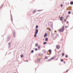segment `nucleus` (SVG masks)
Returning a JSON list of instances; mask_svg holds the SVG:
<instances>
[{
	"label": "nucleus",
	"instance_id": "nucleus-1",
	"mask_svg": "<svg viewBox=\"0 0 73 73\" xmlns=\"http://www.w3.org/2000/svg\"><path fill=\"white\" fill-rule=\"evenodd\" d=\"M38 30L37 29H36L35 30V34L34 35L35 37H37V34L38 33Z\"/></svg>",
	"mask_w": 73,
	"mask_h": 73
},
{
	"label": "nucleus",
	"instance_id": "nucleus-2",
	"mask_svg": "<svg viewBox=\"0 0 73 73\" xmlns=\"http://www.w3.org/2000/svg\"><path fill=\"white\" fill-rule=\"evenodd\" d=\"M64 28H62L61 29H60L59 30V32H62L64 31Z\"/></svg>",
	"mask_w": 73,
	"mask_h": 73
},
{
	"label": "nucleus",
	"instance_id": "nucleus-3",
	"mask_svg": "<svg viewBox=\"0 0 73 73\" xmlns=\"http://www.w3.org/2000/svg\"><path fill=\"white\" fill-rule=\"evenodd\" d=\"M48 36V34H47V33H45L44 36V37H46L47 36Z\"/></svg>",
	"mask_w": 73,
	"mask_h": 73
},
{
	"label": "nucleus",
	"instance_id": "nucleus-4",
	"mask_svg": "<svg viewBox=\"0 0 73 73\" xmlns=\"http://www.w3.org/2000/svg\"><path fill=\"white\" fill-rule=\"evenodd\" d=\"M56 47L57 49H59L60 48V45H56Z\"/></svg>",
	"mask_w": 73,
	"mask_h": 73
},
{
	"label": "nucleus",
	"instance_id": "nucleus-5",
	"mask_svg": "<svg viewBox=\"0 0 73 73\" xmlns=\"http://www.w3.org/2000/svg\"><path fill=\"white\" fill-rule=\"evenodd\" d=\"M56 58V57H52L51 58V60H53V59H54Z\"/></svg>",
	"mask_w": 73,
	"mask_h": 73
},
{
	"label": "nucleus",
	"instance_id": "nucleus-6",
	"mask_svg": "<svg viewBox=\"0 0 73 73\" xmlns=\"http://www.w3.org/2000/svg\"><path fill=\"white\" fill-rule=\"evenodd\" d=\"M62 19H63L62 17H61L60 18V20H61V21H62Z\"/></svg>",
	"mask_w": 73,
	"mask_h": 73
},
{
	"label": "nucleus",
	"instance_id": "nucleus-7",
	"mask_svg": "<svg viewBox=\"0 0 73 73\" xmlns=\"http://www.w3.org/2000/svg\"><path fill=\"white\" fill-rule=\"evenodd\" d=\"M48 52L50 53H51L52 52V50H48Z\"/></svg>",
	"mask_w": 73,
	"mask_h": 73
},
{
	"label": "nucleus",
	"instance_id": "nucleus-8",
	"mask_svg": "<svg viewBox=\"0 0 73 73\" xmlns=\"http://www.w3.org/2000/svg\"><path fill=\"white\" fill-rule=\"evenodd\" d=\"M70 4L71 5H73V1H71L70 2Z\"/></svg>",
	"mask_w": 73,
	"mask_h": 73
},
{
	"label": "nucleus",
	"instance_id": "nucleus-9",
	"mask_svg": "<svg viewBox=\"0 0 73 73\" xmlns=\"http://www.w3.org/2000/svg\"><path fill=\"white\" fill-rule=\"evenodd\" d=\"M46 44H47V42H44L43 43L44 45H45Z\"/></svg>",
	"mask_w": 73,
	"mask_h": 73
},
{
	"label": "nucleus",
	"instance_id": "nucleus-10",
	"mask_svg": "<svg viewBox=\"0 0 73 73\" xmlns=\"http://www.w3.org/2000/svg\"><path fill=\"white\" fill-rule=\"evenodd\" d=\"M21 58H23V57H24V56L23 54L21 55Z\"/></svg>",
	"mask_w": 73,
	"mask_h": 73
},
{
	"label": "nucleus",
	"instance_id": "nucleus-11",
	"mask_svg": "<svg viewBox=\"0 0 73 73\" xmlns=\"http://www.w3.org/2000/svg\"><path fill=\"white\" fill-rule=\"evenodd\" d=\"M48 38H46L45 39V41H48Z\"/></svg>",
	"mask_w": 73,
	"mask_h": 73
},
{
	"label": "nucleus",
	"instance_id": "nucleus-12",
	"mask_svg": "<svg viewBox=\"0 0 73 73\" xmlns=\"http://www.w3.org/2000/svg\"><path fill=\"white\" fill-rule=\"evenodd\" d=\"M62 56H64V55H65V54H64V53H62Z\"/></svg>",
	"mask_w": 73,
	"mask_h": 73
},
{
	"label": "nucleus",
	"instance_id": "nucleus-13",
	"mask_svg": "<svg viewBox=\"0 0 73 73\" xmlns=\"http://www.w3.org/2000/svg\"><path fill=\"white\" fill-rule=\"evenodd\" d=\"M61 62H62V61H64V59H62L61 60Z\"/></svg>",
	"mask_w": 73,
	"mask_h": 73
},
{
	"label": "nucleus",
	"instance_id": "nucleus-14",
	"mask_svg": "<svg viewBox=\"0 0 73 73\" xmlns=\"http://www.w3.org/2000/svg\"><path fill=\"white\" fill-rule=\"evenodd\" d=\"M71 13V12L70 11H68V14H70Z\"/></svg>",
	"mask_w": 73,
	"mask_h": 73
},
{
	"label": "nucleus",
	"instance_id": "nucleus-15",
	"mask_svg": "<svg viewBox=\"0 0 73 73\" xmlns=\"http://www.w3.org/2000/svg\"><path fill=\"white\" fill-rule=\"evenodd\" d=\"M65 57H66V58H68V55H65Z\"/></svg>",
	"mask_w": 73,
	"mask_h": 73
},
{
	"label": "nucleus",
	"instance_id": "nucleus-16",
	"mask_svg": "<svg viewBox=\"0 0 73 73\" xmlns=\"http://www.w3.org/2000/svg\"><path fill=\"white\" fill-rule=\"evenodd\" d=\"M38 46V44H36L35 46H36H36Z\"/></svg>",
	"mask_w": 73,
	"mask_h": 73
},
{
	"label": "nucleus",
	"instance_id": "nucleus-17",
	"mask_svg": "<svg viewBox=\"0 0 73 73\" xmlns=\"http://www.w3.org/2000/svg\"><path fill=\"white\" fill-rule=\"evenodd\" d=\"M45 59H47L48 58V57H47V56H45Z\"/></svg>",
	"mask_w": 73,
	"mask_h": 73
},
{
	"label": "nucleus",
	"instance_id": "nucleus-18",
	"mask_svg": "<svg viewBox=\"0 0 73 73\" xmlns=\"http://www.w3.org/2000/svg\"><path fill=\"white\" fill-rule=\"evenodd\" d=\"M48 29L49 30V31H51V29H50V28H48Z\"/></svg>",
	"mask_w": 73,
	"mask_h": 73
},
{
	"label": "nucleus",
	"instance_id": "nucleus-19",
	"mask_svg": "<svg viewBox=\"0 0 73 73\" xmlns=\"http://www.w3.org/2000/svg\"><path fill=\"white\" fill-rule=\"evenodd\" d=\"M51 60H51V58H50V59H49V60H48V61H51Z\"/></svg>",
	"mask_w": 73,
	"mask_h": 73
},
{
	"label": "nucleus",
	"instance_id": "nucleus-20",
	"mask_svg": "<svg viewBox=\"0 0 73 73\" xmlns=\"http://www.w3.org/2000/svg\"><path fill=\"white\" fill-rule=\"evenodd\" d=\"M31 53H33V50H32L31 51Z\"/></svg>",
	"mask_w": 73,
	"mask_h": 73
},
{
	"label": "nucleus",
	"instance_id": "nucleus-21",
	"mask_svg": "<svg viewBox=\"0 0 73 73\" xmlns=\"http://www.w3.org/2000/svg\"><path fill=\"white\" fill-rule=\"evenodd\" d=\"M68 71H69V70H67L66 71V73H67V72H68Z\"/></svg>",
	"mask_w": 73,
	"mask_h": 73
},
{
	"label": "nucleus",
	"instance_id": "nucleus-22",
	"mask_svg": "<svg viewBox=\"0 0 73 73\" xmlns=\"http://www.w3.org/2000/svg\"><path fill=\"white\" fill-rule=\"evenodd\" d=\"M38 49H40V46H38Z\"/></svg>",
	"mask_w": 73,
	"mask_h": 73
},
{
	"label": "nucleus",
	"instance_id": "nucleus-23",
	"mask_svg": "<svg viewBox=\"0 0 73 73\" xmlns=\"http://www.w3.org/2000/svg\"><path fill=\"white\" fill-rule=\"evenodd\" d=\"M35 12V11H34L33 12V13H34Z\"/></svg>",
	"mask_w": 73,
	"mask_h": 73
},
{
	"label": "nucleus",
	"instance_id": "nucleus-24",
	"mask_svg": "<svg viewBox=\"0 0 73 73\" xmlns=\"http://www.w3.org/2000/svg\"><path fill=\"white\" fill-rule=\"evenodd\" d=\"M35 50H36V51L37 50V48H35Z\"/></svg>",
	"mask_w": 73,
	"mask_h": 73
},
{
	"label": "nucleus",
	"instance_id": "nucleus-25",
	"mask_svg": "<svg viewBox=\"0 0 73 73\" xmlns=\"http://www.w3.org/2000/svg\"><path fill=\"white\" fill-rule=\"evenodd\" d=\"M66 19H65L64 20V22H66Z\"/></svg>",
	"mask_w": 73,
	"mask_h": 73
},
{
	"label": "nucleus",
	"instance_id": "nucleus-26",
	"mask_svg": "<svg viewBox=\"0 0 73 73\" xmlns=\"http://www.w3.org/2000/svg\"><path fill=\"white\" fill-rule=\"evenodd\" d=\"M38 26L36 25V28H38Z\"/></svg>",
	"mask_w": 73,
	"mask_h": 73
},
{
	"label": "nucleus",
	"instance_id": "nucleus-27",
	"mask_svg": "<svg viewBox=\"0 0 73 73\" xmlns=\"http://www.w3.org/2000/svg\"><path fill=\"white\" fill-rule=\"evenodd\" d=\"M62 6H63V5H60V6H61V7H62Z\"/></svg>",
	"mask_w": 73,
	"mask_h": 73
},
{
	"label": "nucleus",
	"instance_id": "nucleus-28",
	"mask_svg": "<svg viewBox=\"0 0 73 73\" xmlns=\"http://www.w3.org/2000/svg\"><path fill=\"white\" fill-rule=\"evenodd\" d=\"M66 62H64V64H65V63H66Z\"/></svg>",
	"mask_w": 73,
	"mask_h": 73
},
{
	"label": "nucleus",
	"instance_id": "nucleus-29",
	"mask_svg": "<svg viewBox=\"0 0 73 73\" xmlns=\"http://www.w3.org/2000/svg\"><path fill=\"white\" fill-rule=\"evenodd\" d=\"M38 60L39 61H40V59H38Z\"/></svg>",
	"mask_w": 73,
	"mask_h": 73
},
{
	"label": "nucleus",
	"instance_id": "nucleus-30",
	"mask_svg": "<svg viewBox=\"0 0 73 73\" xmlns=\"http://www.w3.org/2000/svg\"><path fill=\"white\" fill-rule=\"evenodd\" d=\"M38 11H41V10H38Z\"/></svg>",
	"mask_w": 73,
	"mask_h": 73
},
{
	"label": "nucleus",
	"instance_id": "nucleus-31",
	"mask_svg": "<svg viewBox=\"0 0 73 73\" xmlns=\"http://www.w3.org/2000/svg\"><path fill=\"white\" fill-rule=\"evenodd\" d=\"M67 17H67L66 18V19H67Z\"/></svg>",
	"mask_w": 73,
	"mask_h": 73
},
{
	"label": "nucleus",
	"instance_id": "nucleus-32",
	"mask_svg": "<svg viewBox=\"0 0 73 73\" xmlns=\"http://www.w3.org/2000/svg\"><path fill=\"white\" fill-rule=\"evenodd\" d=\"M67 23H68H68H69V22L68 21H67Z\"/></svg>",
	"mask_w": 73,
	"mask_h": 73
},
{
	"label": "nucleus",
	"instance_id": "nucleus-33",
	"mask_svg": "<svg viewBox=\"0 0 73 73\" xmlns=\"http://www.w3.org/2000/svg\"><path fill=\"white\" fill-rule=\"evenodd\" d=\"M66 28H67V26H66Z\"/></svg>",
	"mask_w": 73,
	"mask_h": 73
}]
</instances>
